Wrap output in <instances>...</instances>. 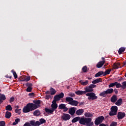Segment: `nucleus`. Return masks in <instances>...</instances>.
Masks as SVG:
<instances>
[{
    "instance_id": "680f3d73",
    "label": "nucleus",
    "mask_w": 126,
    "mask_h": 126,
    "mask_svg": "<svg viewBox=\"0 0 126 126\" xmlns=\"http://www.w3.org/2000/svg\"><path fill=\"white\" fill-rule=\"evenodd\" d=\"M16 125H17V123L16 122H13L12 124L13 126H16Z\"/></svg>"
},
{
    "instance_id": "c9c22d12",
    "label": "nucleus",
    "mask_w": 126,
    "mask_h": 126,
    "mask_svg": "<svg viewBox=\"0 0 126 126\" xmlns=\"http://www.w3.org/2000/svg\"><path fill=\"white\" fill-rule=\"evenodd\" d=\"M39 122L40 125H43V124H46V120L43 118L40 119Z\"/></svg>"
},
{
    "instance_id": "4d7b16f0",
    "label": "nucleus",
    "mask_w": 126,
    "mask_h": 126,
    "mask_svg": "<svg viewBox=\"0 0 126 126\" xmlns=\"http://www.w3.org/2000/svg\"><path fill=\"white\" fill-rule=\"evenodd\" d=\"M5 77L6 78H10V79H11L12 76H8V75H5Z\"/></svg>"
},
{
    "instance_id": "e433bc0d",
    "label": "nucleus",
    "mask_w": 126,
    "mask_h": 126,
    "mask_svg": "<svg viewBox=\"0 0 126 126\" xmlns=\"http://www.w3.org/2000/svg\"><path fill=\"white\" fill-rule=\"evenodd\" d=\"M116 84H117V82L111 83L110 84H109L108 85L109 88H112L114 87V86H116Z\"/></svg>"
},
{
    "instance_id": "a211bd4d",
    "label": "nucleus",
    "mask_w": 126,
    "mask_h": 126,
    "mask_svg": "<svg viewBox=\"0 0 126 126\" xmlns=\"http://www.w3.org/2000/svg\"><path fill=\"white\" fill-rule=\"evenodd\" d=\"M23 113H29V112H31L28 105L27 104L26 106H25L23 109Z\"/></svg>"
},
{
    "instance_id": "a19ab883",
    "label": "nucleus",
    "mask_w": 126,
    "mask_h": 126,
    "mask_svg": "<svg viewBox=\"0 0 126 126\" xmlns=\"http://www.w3.org/2000/svg\"><path fill=\"white\" fill-rule=\"evenodd\" d=\"M126 81L122 83V89H126Z\"/></svg>"
},
{
    "instance_id": "13d9d810",
    "label": "nucleus",
    "mask_w": 126,
    "mask_h": 126,
    "mask_svg": "<svg viewBox=\"0 0 126 126\" xmlns=\"http://www.w3.org/2000/svg\"><path fill=\"white\" fill-rule=\"evenodd\" d=\"M116 65H117V66H121V63H116Z\"/></svg>"
},
{
    "instance_id": "bb28decb",
    "label": "nucleus",
    "mask_w": 126,
    "mask_h": 126,
    "mask_svg": "<svg viewBox=\"0 0 126 126\" xmlns=\"http://www.w3.org/2000/svg\"><path fill=\"white\" fill-rule=\"evenodd\" d=\"M112 71V69H106L104 72L103 76H106L108 74H110V73Z\"/></svg>"
},
{
    "instance_id": "58836bf2",
    "label": "nucleus",
    "mask_w": 126,
    "mask_h": 126,
    "mask_svg": "<svg viewBox=\"0 0 126 126\" xmlns=\"http://www.w3.org/2000/svg\"><path fill=\"white\" fill-rule=\"evenodd\" d=\"M11 72H12L15 79H16V78H17V74H16V72L14 71L13 70H12Z\"/></svg>"
},
{
    "instance_id": "5fc2aeb1",
    "label": "nucleus",
    "mask_w": 126,
    "mask_h": 126,
    "mask_svg": "<svg viewBox=\"0 0 126 126\" xmlns=\"http://www.w3.org/2000/svg\"><path fill=\"white\" fill-rule=\"evenodd\" d=\"M14 101V97H11L9 100L10 103H11V102H13Z\"/></svg>"
},
{
    "instance_id": "ddd939ff",
    "label": "nucleus",
    "mask_w": 126,
    "mask_h": 126,
    "mask_svg": "<svg viewBox=\"0 0 126 126\" xmlns=\"http://www.w3.org/2000/svg\"><path fill=\"white\" fill-rule=\"evenodd\" d=\"M30 126H40V122L36 121L35 122V121H31L30 123Z\"/></svg>"
},
{
    "instance_id": "393cba45",
    "label": "nucleus",
    "mask_w": 126,
    "mask_h": 126,
    "mask_svg": "<svg viewBox=\"0 0 126 126\" xmlns=\"http://www.w3.org/2000/svg\"><path fill=\"white\" fill-rule=\"evenodd\" d=\"M50 90L51 95H55V94L57 93V91H56V90L53 88L52 87L50 88Z\"/></svg>"
},
{
    "instance_id": "9d476101",
    "label": "nucleus",
    "mask_w": 126,
    "mask_h": 126,
    "mask_svg": "<svg viewBox=\"0 0 126 126\" xmlns=\"http://www.w3.org/2000/svg\"><path fill=\"white\" fill-rule=\"evenodd\" d=\"M26 86L28 87L26 89L27 92H32V89H33V88L32 86H33V85L31 83H27L26 84Z\"/></svg>"
},
{
    "instance_id": "c85d7f7f",
    "label": "nucleus",
    "mask_w": 126,
    "mask_h": 126,
    "mask_svg": "<svg viewBox=\"0 0 126 126\" xmlns=\"http://www.w3.org/2000/svg\"><path fill=\"white\" fill-rule=\"evenodd\" d=\"M11 117V113L9 111H6L5 113L6 119H9Z\"/></svg>"
},
{
    "instance_id": "ea45409f",
    "label": "nucleus",
    "mask_w": 126,
    "mask_h": 126,
    "mask_svg": "<svg viewBox=\"0 0 126 126\" xmlns=\"http://www.w3.org/2000/svg\"><path fill=\"white\" fill-rule=\"evenodd\" d=\"M116 88H122V85L121 84V83H119L117 82H116Z\"/></svg>"
},
{
    "instance_id": "9b49d317",
    "label": "nucleus",
    "mask_w": 126,
    "mask_h": 126,
    "mask_svg": "<svg viewBox=\"0 0 126 126\" xmlns=\"http://www.w3.org/2000/svg\"><path fill=\"white\" fill-rule=\"evenodd\" d=\"M126 117V113L125 112H119L117 114V118L118 120H122Z\"/></svg>"
},
{
    "instance_id": "49530a36",
    "label": "nucleus",
    "mask_w": 126,
    "mask_h": 126,
    "mask_svg": "<svg viewBox=\"0 0 126 126\" xmlns=\"http://www.w3.org/2000/svg\"><path fill=\"white\" fill-rule=\"evenodd\" d=\"M30 76L27 77L25 79L23 80V81H26V82H28V81H29L31 79Z\"/></svg>"
},
{
    "instance_id": "c03bdc74",
    "label": "nucleus",
    "mask_w": 126,
    "mask_h": 126,
    "mask_svg": "<svg viewBox=\"0 0 126 126\" xmlns=\"http://www.w3.org/2000/svg\"><path fill=\"white\" fill-rule=\"evenodd\" d=\"M117 125H118V123L116 122H112L111 124L110 125V126H117Z\"/></svg>"
},
{
    "instance_id": "79ce46f5",
    "label": "nucleus",
    "mask_w": 126,
    "mask_h": 126,
    "mask_svg": "<svg viewBox=\"0 0 126 126\" xmlns=\"http://www.w3.org/2000/svg\"><path fill=\"white\" fill-rule=\"evenodd\" d=\"M82 71L84 72H87V66H84L82 68Z\"/></svg>"
},
{
    "instance_id": "f8f14e48",
    "label": "nucleus",
    "mask_w": 126,
    "mask_h": 126,
    "mask_svg": "<svg viewBox=\"0 0 126 126\" xmlns=\"http://www.w3.org/2000/svg\"><path fill=\"white\" fill-rule=\"evenodd\" d=\"M54 97L60 101L61 99H63V98L64 97V94H63V93H61L59 94L56 95Z\"/></svg>"
},
{
    "instance_id": "de8ad7c7",
    "label": "nucleus",
    "mask_w": 126,
    "mask_h": 126,
    "mask_svg": "<svg viewBox=\"0 0 126 126\" xmlns=\"http://www.w3.org/2000/svg\"><path fill=\"white\" fill-rule=\"evenodd\" d=\"M5 126V122L1 121L0 122V126Z\"/></svg>"
},
{
    "instance_id": "f704fd0d",
    "label": "nucleus",
    "mask_w": 126,
    "mask_h": 126,
    "mask_svg": "<svg viewBox=\"0 0 126 126\" xmlns=\"http://www.w3.org/2000/svg\"><path fill=\"white\" fill-rule=\"evenodd\" d=\"M85 116L87 118H92L93 117V115L90 113H85Z\"/></svg>"
},
{
    "instance_id": "37998d69",
    "label": "nucleus",
    "mask_w": 126,
    "mask_h": 126,
    "mask_svg": "<svg viewBox=\"0 0 126 126\" xmlns=\"http://www.w3.org/2000/svg\"><path fill=\"white\" fill-rule=\"evenodd\" d=\"M68 96H69L71 98V97H75V94L74 93H70L68 94Z\"/></svg>"
},
{
    "instance_id": "a18cd8bd",
    "label": "nucleus",
    "mask_w": 126,
    "mask_h": 126,
    "mask_svg": "<svg viewBox=\"0 0 126 126\" xmlns=\"http://www.w3.org/2000/svg\"><path fill=\"white\" fill-rule=\"evenodd\" d=\"M118 68H119V66H118V65L116 63H114L113 64V69H118Z\"/></svg>"
},
{
    "instance_id": "69168bd1",
    "label": "nucleus",
    "mask_w": 126,
    "mask_h": 126,
    "mask_svg": "<svg viewBox=\"0 0 126 126\" xmlns=\"http://www.w3.org/2000/svg\"><path fill=\"white\" fill-rule=\"evenodd\" d=\"M102 61H105V58L104 57L101 58Z\"/></svg>"
},
{
    "instance_id": "bf43d9fd",
    "label": "nucleus",
    "mask_w": 126,
    "mask_h": 126,
    "mask_svg": "<svg viewBox=\"0 0 126 126\" xmlns=\"http://www.w3.org/2000/svg\"><path fill=\"white\" fill-rule=\"evenodd\" d=\"M50 93H51V92L49 91H47L45 92V94H50Z\"/></svg>"
},
{
    "instance_id": "f257e3e1",
    "label": "nucleus",
    "mask_w": 126,
    "mask_h": 126,
    "mask_svg": "<svg viewBox=\"0 0 126 126\" xmlns=\"http://www.w3.org/2000/svg\"><path fill=\"white\" fill-rule=\"evenodd\" d=\"M79 122L80 125L86 126H94V122H92V118H86L84 116L82 117L78 116L73 118L71 122L73 123Z\"/></svg>"
},
{
    "instance_id": "7c9ffc66",
    "label": "nucleus",
    "mask_w": 126,
    "mask_h": 126,
    "mask_svg": "<svg viewBox=\"0 0 126 126\" xmlns=\"http://www.w3.org/2000/svg\"><path fill=\"white\" fill-rule=\"evenodd\" d=\"M80 84H81V85H83L84 86H86V85H87V84H88V83L89 82L88 81V80H86L85 82H83L82 80H81L80 81Z\"/></svg>"
},
{
    "instance_id": "423d86ee",
    "label": "nucleus",
    "mask_w": 126,
    "mask_h": 126,
    "mask_svg": "<svg viewBox=\"0 0 126 126\" xmlns=\"http://www.w3.org/2000/svg\"><path fill=\"white\" fill-rule=\"evenodd\" d=\"M86 96H88L89 100H96L98 99V96H96V94L93 93V92L86 94Z\"/></svg>"
},
{
    "instance_id": "473e14b6",
    "label": "nucleus",
    "mask_w": 126,
    "mask_h": 126,
    "mask_svg": "<svg viewBox=\"0 0 126 126\" xmlns=\"http://www.w3.org/2000/svg\"><path fill=\"white\" fill-rule=\"evenodd\" d=\"M6 111H12V107H11V105H8L6 106L5 108Z\"/></svg>"
},
{
    "instance_id": "aec40b11",
    "label": "nucleus",
    "mask_w": 126,
    "mask_h": 126,
    "mask_svg": "<svg viewBox=\"0 0 126 126\" xmlns=\"http://www.w3.org/2000/svg\"><path fill=\"white\" fill-rule=\"evenodd\" d=\"M75 94H76V95H78L79 96L83 95L84 94H86L85 93V91H78L75 92Z\"/></svg>"
},
{
    "instance_id": "0eeeda50",
    "label": "nucleus",
    "mask_w": 126,
    "mask_h": 126,
    "mask_svg": "<svg viewBox=\"0 0 126 126\" xmlns=\"http://www.w3.org/2000/svg\"><path fill=\"white\" fill-rule=\"evenodd\" d=\"M104 116H99L96 118L94 121V124L95 126H99V125L102 124L103 123V121H104Z\"/></svg>"
},
{
    "instance_id": "7ed1b4c3",
    "label": "nucleus",
    "mask_w": 126,
    "mask_h": 126,
    "mask_svg": "<svg viewBox=\"0 0 126 126\" xmlns=\"http://www.w3.org/2000/svg\"><path fill=\"white\" fill-rule=\"evenodd\" d=\"M96 85L95 84H91L89 86H87L84 88L85 92L86 93H91L94 92V90L93 88L96 87Z\"/></svg>"
},
{
    "instance_id": "4be33fe9",
    "label": "nucleus",
    "mask_w": 126,
    "mask_h": 126,
    "mask_svg": "<svg viewBox=\"0 0 126 126\" xmlns=\"http://www.w3.org/2000/svg\"><path fill=\"white\" fill-rule=\"evenodd\" d=\"M6 99V97H5V95L4 94H1L0 96V105Z\"/></svg>"
},
{
    "instance_id": "cd10ccee",
    "label": "nucleus",
    "mask_w": 126,
    "mask_h": 126,
    "mask_svg": "<svg viewBox=\"0 0 126 126\" xmlns=\"http://www.w3.org/2000/svg\"><path fill=\"white\" fill-rule=\"evenodd\" d=\"M65 107V104L63 103H61L58 106V110H63Z\"/></svg>"
},
{
    "instance_id": "2f4dec72",
    "label": "nucleus",
    "mask_w": 126,
    "mask_h": 126,
    "mask_svg": "<svg viewBox=\"0 0 126 126\" xmlns=\"http://www.w3.org/2000/svg\"><path fill=\"white\" fill-rule=\"evenodd\" d=\"M51 109L54 111L58 109V104H51Z\"/></svg>"
},
{
    "instance_id": "8fccbe9b",
    "label": "nucleus",
    "mask_w": 126,
    "mask_h": 126,
    "mask_svg": "<svg viewBox=\"0 0 126 126\" xmlns=\"http://www.w3.org/2000/svg\"><path fill=\"white\" fill-rule=\"evenodd\" d=\"M63 110V112H67V111H68V108L66 107L65 105Z\"/></svg>"
},
{
    "instance_id": "4468645a",
    "label": "nucleus",
    "mask_w": 126,
    "mask_h": 126,
    "mask_svg": "<svg viewBox=\"0 0 126 126\" xmlns=\"http://www.w3.org/2000/svg\"><path fill=\"white\" fill-rule=\"evenodd\" d=\"M68 113L71 116H73L75 114V108L71 107L69 109Z\"/></svg>"
},
{
    "instance_id": "e2e57ef3",
    "label": "nucleus",
    "mask_w": 126,
    "mask_h": 126,
    "mask_svg": "<svg viewBox=\"0 0 126 126\" xmlns=\"http://www.w3.org/2000/svg\"><path fill=\"white\" fill-rule=\"evenodd\" d=\"M15 108V109H19V106H16Z\"/></svg>"
},
{
    "instance_id": "412c9836",
    "label": "nucleus",
    "mask_w": 126,
    "mask_h": 126,
    "mask_svg": "<svg viewBox=\"0 0 126 126\" xmlns=\"http://www.w3.org/2000/svg\"><path fill=\"white\" fill-rule=\"evenodd\" d=\"M45 111L46 113H47V114H53L54 113V112H55L53 109H49L48 108H45Z\"/></svg>"
},
{
    "instance_id": "f3484780",
    "label": "nucleus",
    "mask_w": 126,
    "mask_h": 126,
    "mask_svg": "<svg viewBox=\"0 0 126 126\" xmlns=\"http://www.w3.org/2000/svg\"><path fill=\"white\" fill-rule=\"evenodd\" d=\"M83 113H84V110L82 109H80L77 110L76 111L75 114L76 115H77V116H81Z\"/></svg>"
},
{
    "instance_id": "2eb2a0df",
    "label": "nucleus",
    "mask_w": 126,
    "mask_h": 126,
    "mask_svg": "<svg viewBox=\"0 0 126 126\" xmlns=\"http://www.w3.org/2000/svg\"><path fill=\"white\" fill-rule=\"evenodd\" d=\"M110 101L112 103H116L117 101H118V97H117V95L114 94L110 98Z\"/></svg>"
},
{
    "instance_id": "b1692460",
    "label": "nucleus",
    "mask_w": 126,
    "mask_h": 126,
    "mask_svg": "<svg viewBox=\"0 0 126 126\" xmlns=\"http://www.w3.org/2000/svg\"><path fill=\"white\" fill-rule=\"evenodd\" d=\"M103 74L104 75V72L103 71H99L95 74V77H99L101 75H103Z\"/></svg>"
},
{
    "instance_id": "c756f323",
    "label": "nucleus",
    "mask_w": 126,
    "mask_h": 126,
    "mask_svg": "<svg viewBox=\"0 0 126 126\" xmlns=\"http://www.w3.org/2000/svg\"><path fill=\"white\" fill-rule=\"evenodd\" d=\"M33 103H34L35 105H37V106H38V108H39V105L40 104H41V100H33Z\"/></svg>"
},
{
    "instance_id": "39448f33",
    "label": "nucleus",
    "mask_w": 126,
    "mask_h": 126,
    "mask_svg": "<svg viewBox=\"0 0 126 126\" xmlns=\"http://www.w3.org/2000/svg\"><path fill=\"white\" fill-rule=\"evenodd\" d=\"M111 111L109 112V116L112 117L113 116H116L118 113V106H112L110 109Z\"/></svg>"
},
{
    "instance_id": "72a5a7b5",
    "label": "nucleus",
    "mask_w": 126,
    "mask_h": 126,
    "mask_svg": "<svg viewBox=\"0 0 126 126\" xmlns=\"http://www.w3.org/2000/svg\"><path fill=\"white\" fill-rule=\"evenodd\" d=\"M41 113H40V111H39V110H36L33 112V116H38Z\"/></svg>"
},
{
    "instance_id": "864d4df0",
    "label": "nucleus",
    "mask_w": 126,
    "mask_h": 126,
    "mask_svg": "<svg viewBox=\"0 0 126 126\" xmlns=\"http://www.w3.org/2000/svg\"><path fill=\"white\" fill-rule=\"evenodd\" d=\"M35 95V94H34V93H31L29 94V96H30V97H33V96H34Z\"/></svg>"
},
{
    "instance_id": "3c124183",
    "label": "nucleus",
    "mask_w": 126,
    "mask_h": 126,
    "mask_svg": "<svg viewBox=\"0 0 126 126\" xmlns=\"http://www.w3.org/2000/svg\"><path fill=\"white\" fill-rule=\"evenodd\" d=\"M113 92L115 93V94H118L119 93V91H118V90L117 89H114L113 90Z\"/></svg>"
},
{
    "instance_id": "dca6fc26",
    "label": "nucleus",
    "mask_w": 126,
    "mask_h": 126,
    "mask_svg": "<svg viewBox=\"0 0 126 126\" xmlns=\"http://www.w3.org/2000/svg\"><path fill=\"white\" fill-rule=\"evenodd\" d=\"M105 61H102L98 62L96 64V67L97 68H101L104 65V64L105 63Z\"/></svg>"
},
{
    "instance_id": "a878e982",
    "label": "nucleus",
    "mask_w": 126,
    "mask_h": 126,
    "mask_svg": "<svg viewBox=\"0 0 126 126\" xmlns=\"http://www.w3.org/2000/svg\"><path fill=\"white\" fill-rule=\"evenodd\" d=\"M124 51H126V48H125V47H121L118 50V54L119 55H122Z\"/></svg>"
},
{
    "instance_id": "f03ea898",
    "label": "nucleus",
    "mask_w": 126,
    "mask_h": 126,
    "mask_svg": "<svg viewBox=\"0 0 126 126\" xmlns=\"http://www.w3.org/2000/svg\"><path fill=\"white\" fill-rule=\"evenodd\" d=\"M65 100L66 102H68V104L69 105H71V106H77L78 104H79V102L76 100H73V98L72 97L67 96L65 98Z\"/></svg>"
},
{
    "instance_id": "20e7f679",
    "label": "nucleus",
    "mask_w": 126,
    "mask_h": 126,
    "mask_svg": "<svg viewBox=\"0 0 126 126\" xmlns=\"http://www.w3.org/2000/svg\"><path fill=\"white\" fill-rule=\"evenodd\" d=\"M114 93L113 89H107L106 91H104L101 93H100L99 94V96L101 97H106L108 94H112Z\"/></svg>"
},
{
    "instance_id": "338daca9",
    "label": "nucleus",
    "mask_w": 126,
    "mask_h": 126,
    "mask_svg": "<svg viewBox=\"0 0 126 126\" xmlns=\"http://www.w3.org/2000/svg\"><path fill=\"white\" fill-rule=\"evenodd\" d=\"M107 65H108V63L105 64L104 65V66H107Z\"/></svg>"
},
{
    "instance_id": "6ab92c4d",
    "label": "nucleus",
    "mask_w": 126,
    "mask_h": 126,
    "mask_svg": "<svg viewBox=\"0 0 126 126\" xmlns=\"http://www.w3.org/2000/svg\"><path fill=\"white\" fill-rule=\"evenodd\" d=\"M102 78H99L98 79H95L92 81L93 84H97V83H99V82H102Z\"/></svg>"
},
{
    "instance_id": "4c0bfd02",
    "label": "nucleus",
    "mask_w": 126,
    "mask_h": 126,
    "mask_svg": "<svg viewBox=\"0 0 126 126\" xmlns=\"http://www.w3.org/2000/svg\"><path fill=\"white\" fill-rule=\"evenodd\" d=\"M58 101H59L55 96L54 97V100L52 101V104H54V105H58V104L57 103V102H58Z\"/></svg>"
},
{
    "instance_id": "1a4fd4ad",
    "label": "nucleus",
    "mask_w": 126,
    "mask_h": 126,
    "mask_svg": "<svg viewBox=\"0 0 126 126\" xmlns=\"http://www.w3.org/2000/svg\"><path fill=\"white\" fill-rule=\"evenodd\" d=\"M70 115L68 114H66V113H63V116H62L61 118L62 119V120H63V121H68L69 120H70Z\"/></svg>"
},
{
    "instance_id": "6e6552de",
    "label": "nucleus",
    "mask_w": 126,
    "mask_h": 126,
    "mask_svg": "<svg viewBox=\"0 0 126 126\" xmlns=\"http://www.w3.org/2000/svg\"><path fill=\"white\" fill-rule=\"evenodd\" d=\"M27 105L31 112L34 111V110H36V109H38V105L33 103H29Z\"/></svg>"
},
{
    "instance_id": "5701e85b",
    "label": "nucleus",
    "mask_w": 126,
    "mask_h": 126,
    "mask_svg": "<svg viewBox=\"0 0 126 126\" xmlns=\"http://www.w3.org/2000/svg\"><path fill=\"white\" fill-rule=\"evenodd\" d=\"M122 104H123V99L122 98H119L115 103V105L117 106H121Z\"/></svg>"
},
{
    "instance_id": "774afa93",
    "label": "nucleus",
    "mask_w": 126,
    "mask_h": 126,
    "mask_svg": "<svg viewBox=\"0 0 126 126\" xmlns=\"http://www.w3.org/2000/svg\"><path fill=\"white\" fill-rule=\"evenodd\" d=\"M1 90H0V92Z\"/></svg>"
},
{
    "instance_id": "052dcab7",
    "label": "nucleus",
    "mask_w": 126,
    "mask_h": 126,
    "mask_svg": "<svg viewBox=\"0 0 126 126\" xmlns=\"http://www.w3.org/2000/svg\"><path fill=\"white\" fill-rule=\"evenodd\" d=\"M82 105H84V102H80L79 106H82Z\"/></svg>"
},
{
    "instance_id": "0e129e2a",
    "label": "nucleus",
    "mask_w": 126,
    "mask_h": 126,
    "mask_svg": "<svg viewBox=\"0 0 126 126\" xmlns=\"http://www.w3.org/2000/svg\"><path fill=\"white\" fill-rule=\"evenodd\" d=\"M123 65H126V61L125 62H123Z\"/></svg>"
},
{
    "instance_id": "603ef678",
    "label": "nucleus",
    "mask_w": 126,
    "mask_h": 126,
    "mask_svg": "<svg viewBox=\"0 0 126 126\" xmlns=\"http://www.w3.org/2000/svg\"><path fill=\"white\" fill-rule=\"evenodd\" d=\"M19 122H20V119H19V118H17L15 120V122H16L17 124H18Z\"/></svg>"
},
{
    "instance_id": "6e6d98bb",
    "label": "nucleus",
    "mask_w": 126,
    "mask_h": 126,
    "mask_svg": "<svg viewBox=\"0 0 126 126\" xmlns=\"http://www.w3.org/2000/svg\"><path fill=\"white\" fill-rule=\"evenodd\" d=\"M51 98V95H46L45 96V99L46 100H49V99H50Z\"/></svg>"
},
{
    "instance_id": "09e8293b",
    "label": "nucleus",
    "mask_w": 126,
    "mask_h": 126,
    "mask_svg": "<svg viewBox=\"0 0 126 126\" xmlns=\"http://www.w3.org/2000/svg\"><path fill=\"white\" fill-rule=\"evenodd\" d=\"M20 111H21V109H16L15 110V112L17 114H20Z\"/></svg>"
}]
</instances>
